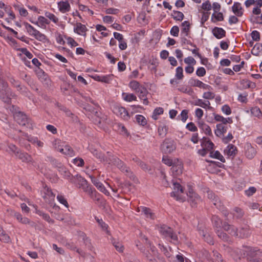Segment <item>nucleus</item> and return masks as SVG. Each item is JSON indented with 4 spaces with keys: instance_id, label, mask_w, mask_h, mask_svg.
Masks as SVG:
<instances>
[{
    "instance_id": "nucleus-1",
    "label": "nucleus",
    "mask_w": 262,
    "mask_h": 262,
    "mask_svg": "<svg viewBox=\"0 0 262 262\" xmlns=\"http://www.w3.org/2000/svg\"><path fill=\"white\" fill-rule=\"evenodd\" d=\"M71 182L76 184L79 188L82 189L84 192L87 193L92 198L97 194L95 189L90 187L88 184V181L80 175L77 174L73 177L71 179Z\"/></svg>"
},
{
    "instance_id": "nucleus-2",
    "label": "nucleus",
    "mask_w": 262,
    "mask_h": 262,
    "mask_svg": "<svg viewBox=\"0 0 262 262\" xmlns=\"http://www.w3.org/2000/svg\"><path fill=\"white\" fill-rule=\"evenodd\" d=\"M140 239L143 243L147 245H149V249L145 253V255L149 262H157V260L154 258L155 257H158V253L156 247L154 246H151L148 242L147 237L142 234H140Z\"/></svg>"
},
{
    "instance_id": "nucleus-3",
    "label": "nucleus",
    "mask_w": 262,
    "mask_h": 262,
    "mask_svg": "<svg viewBox=\"0 0 262 262\" xmlns=\"http://www.w3.org/2000/svg\"><path fill=\"white\" fill-rule=\"evenodd\" d=\"M10 96H13L8 84L3 80H0V98L5 103H9L11 101Z\"/></svg>"
},
{
    "instance_id": "nucleus-4",
    "label": "nucleus",
    "mask_w": 262,
    "mask_h": 262,
    "mask_svg": "<svg viewBox=\"0 0 262 262\" xmlns=\"http://www.w3.org/2000/svg\"><path fill=\"white\" fill-rule=\"evenodd\" d=\"M107 154L108 155V161L106 162L107 163L116 165L123 172L128 173L130 172L129 168L127 167L119 159L111 155L110 152H107Z\"/></svg>"
},
{
    "instance_id": "nucleus-5",
    "label": "nucleus",
    "mask_w": 262,
    "mask_h": 262,
    "mask_svg": "<svg viewBox=\"0 0 262 262\" xmlns=\"http://www.w3.org/2000/svg\"><path fill=\"white\" fill-rule=\"evenodd\" d=\"M158 230L165 238L170 239L174 243L177 242V236L173 233V230L171 228L163 225L159 227Z\"/></svg>"
},
{
    "instance_id": "nucleus-6",
    "label": "nucleus",
    "mask_w": 262,
    "mask_h": 262,
    "mask_svg": "<svg viewBox=\"0 0 262 262\" xmlns=\"http://www.w3.org/2000/svg\"><path fill=\"white\" fill-rule=\"evenodd\" d=\"M173 191L171 193V196L174 197L177 200L183 201L184 199L181 196L183 193V189L181 185L177 182L173 183Z\"/></svg>"
},
{
    "instance_id": "nucleus-7",
    "label": "nucleus",
    "mask_w": 262,
    "mask_h": 262,
    "mask_svg": "<svg viewBox=\"0 0 262 262\" xmlns=\"http://www.w3.org/2000/svg\"><path fill=\"white\" fill-rule=\"evenodd\" d=\"M113 112L124 120H128L130 118V115L128 112L122 106L119 105L115 106L113 108Z\"/></svg>"
},
{
    "instance_id": "nucleus-8",
    "label": "nucleus",
    "mask_w": 262,
    "mask_h": 262,
    "mask_svg": "<svg viewBox=\"0 0 262 262\" xmlns=\"http://www.w3.org/2000/svg\"><path fill=\"white\" fill-rule=\"evenodd\" d=\"M207 194L208 198L212 201L214 205L219 209L224 211V206L220 199L211 191H208Z\"/></svg>"
},
{
    "instance_id": "nucleus-9",
    "label": "nucleus",
    "mask_w": 262,
    "mask_h": 262,
    "mask_svg": "<svg viewBox=\"0 0 262 262\" xmlns=\"http://www.w3.org/2000/svg\"><path fill=\"white\" fill-rule=\"evenodd\" d=\"M176 148L174 142L169 139H166L161 145L162 151L165 153H170Z\"/></svg>"
},
{
    "instance_id": "nucleus-10",
    "label": "nucleus",
    "mask_w": 262,
    "mask_h": 262,
    "mask_svg": "<svg viewBox=\"0 0 262 262\" xmlns=\"http://www.w3.org/2000/svg\"><path fill=\"white\" fill-rule=\"evenodd\" d=\"M137 211L141 212L146 218L150 220H154L156 218V215L150 209L144 206H141L137 209Z\"/></svg>"
},
{
    "instance_id": "nucleus-11",
    "label": "nucleus",
    "mask_w": 262,
    "mask_h": 262,
    "mask_svg": "<svg viewBox=\"0 0 262 262\" xmlns=\"http://www.w3.org/2000/svg\"><path fill=\"white\" fill-rule=\"evenodd\" d=\"M189 83L193 86L198 87L205 90H212L211 86L203 83L198 79L192 78L190 80Z\"/></svg>"
},
{
    "instance_id": "nucleus-12",
    "label": "nucleus",
    "mask_w": 262,
    "mask_h": 262,
    "mask_svg": "<svg viewBox=\"0 0 262 262\" xmlns=\"http://www.w3.org/2000/svg\"><path fill=\"white\" fill-rule=\"evenodd\" d=\"M42 197L47 203L51 204L54 200L55 195L50 189L45 187L43 190Z\"/></svg>"
},
{
    "instance_id": "nucleus-13",
    "label": "nucleus",
    "mask_w": 262,
    "mask_h": 262,
    "mask_svg": "<svg viewBox=\"0 0 262 262\" xmlns=\"http://www.w3.org/2000/svg\"><path fill=\"white\" fill-rule=\"evenodd\" d=\"M88 31L86 27L80 23H77L74 28V32L79 35L85 37Z\"/></svg>"
},
{
    "instance_id": "nucleus-14",
    "label": "nucleus",
    "mask_w": 262,
    "mask_h": 262,
    "mask_svg": "<svg viewBox=\"0 0 262 262\" xmlns=\"http://www.w3.org/2000/svg\"><path fill=\"white\" fill-rule=\"evenodd\" d=\"M59 11L62 13H66L71 10V6L68 1H61L57 3Z\"/></svg>"
},
{
    "instance_id": "nucleus-15",
    "label": "nucleus",
    "mask_w": 262,
    "mask_h": 262,
    "mask_svg": "<svg viewBox=\"0 0 262 262\" xmlns=\"http://www.w3.org/2000/svg\"><path fill=\"white\" fill-rule=\"evenodd\" d=\"M14 118L16 121L21 125H25L28 123V119L27 116L21 112L15 113Z\"/></svg>"
},
{
    "instance_id": "nucleus-16",
    "label": "nucleus",
    "mask_w": 262,
    "mask_h": 262,
    "mask_svg": "<svg viewBox=\"0 0 262 262\" xmlns=\"http://www.w3.org/2000/svg\"><path fill=\"white\" fill-rule=\"evenodd\" d=\"M187 195L189 198L188 200L192 204V206L195 205L201 201L200 197L192 189L189 190Z\"/></svg>"
},
{
    "instance_id": "nucleus-17",
    "label": "nucleus",
    "mask_w": 262,
    "mask_h": 262,
    "mask_svg": "<svg viewBox=\"0 0 262 262\" xmlns=\"http://www.w3.org/2000/svg\"><path fill=\"white\" fill-rule=\"evenodd\" d=\"M223 228L224 230L232 236H237L238 235L237 228L232 225H230L227 223H224L223 225Z\"/></svg>"
},
{
    "instance_id": "nucleus-18",
    "label": "nucleus",
    "mask_w": 262,
    "mask_h": 262,
    "mask_svg": "<svg viewBox=\"0 0 262 262\" xmlns=\"http://www.w3.org/2000/svg\"><path fill=\"white\" fill-rule=\"evenodd\" d=\"M201 146L208 151H210L213 149L214 144L208 138L203 137L201 140Z\"/></svg>"
},
{
    "instance_id": "nucleus-19",
    "label": "nucleus",
    "mask_w": 262,
    "mask_h": 262,
    "mask_svg": "<svg viewBox=\"0 0 262 262\" xmlns=\"http://www.w3.org/2000/svg\"><path fill=\"white\" fill-rule=\"evenodd\" d=\"M90 150L91 153L97 159H99L100 161L105 162L108 161V156H104L101 152L98 151L96 149L93 147H91Z\"/></svg>"
},
{
    "instance_id": "nucleus-20",
    "label": "nucleus",
    "mask_w": 262,
    "mask_h": 262,
    "mask_svg": "<svg viewBox=\"0 0 262 262\" xmlns=\"http://www.w3.org/2000/svg\"><path fill=\"white\" fill-rule=\"evenodd\" d=\"M32 23L41 28H46V26L50 23L48 19L42 16H38L37 20Z\"/></svg>"
},
{
    "instance_id": "nucleus-21",
    "label": "nucleus",
    "mask_w": 262,
    "mask_h": 262,
    "mask_svg": "<svg viewBox=\"0 0 262 262\" xmlns=\"http://www.w3.org/2000/svg\"><path fill=\"white\" fill-rule=\"evenodd\" d=\"M228 127L226 125L223 124H217L216 129L215 130V135L218 137L223 136L227 132Z\"/></svg>"
},
{
    "instance_id": "nucleus-22",
    "label": "nucleus",
    "mask_w": 262,
    "mask_h": 262,
    "mask_svg": "<svg viewBox=\"0 0 262 262\" xmlns=\"http://www.w3.org/2000/svg\"><path fill=\"white\" fill-rule=\"evenodd\" d=\"M15 156L24 162L28 163L32 161L31 156L26 152H21L18 151L16 152Z\"/></svg>"
},
{
    "instance_id": "nucleus-23",
    "label": "nucleus",
    "mask_w": 262,
    "mask_h": 262,
    "mask_svg": "<svg viewBox=\"0 0 262 262\" xmlns=\"http://www.w3.org/2000/svg\"><path fill=\"white\" fill-rule=\"evenodd\" d=\"M224 153L228 157H233L237 153L236 147L232 144H229L224 149Z\"/></svg>"
},
{
    "instance_id": "nucleus-24",
    "label": "nucleus",
    "mask_w": 262,
    "mask_h": 262,
    "mask_svg": "<svg viewBox=\"0 0 262 262\" xmlns=\"http://www.w3.org/2000/svg\"><path fill=\"white\" fill-rule=\"evenodd\" d=\"M199 127L207 135H211L212 132L210 126L203 121H200L198 123Z\"/></svg>"
},
{
    "instance_id": "nucleus-25",
    "label": "nucleus",
    "mask_w": 262,
    "mask_h": 262,
    "mask_svg": "<svg viewBox=\"0 0 262 262\" xmlns=\"http://www.w3.org/2000/svg\"><path fill=\"white\" fill-rule=\"evenodd\" d=\"M138 94L139 97L143 100V103L144 104L147 105L148 103V101L146 97V95L147 94V91L146 89L144 86L141 88V89L137 93Z\"/></svg>"
},
{
    "instance_id": "nucleus-26",
    "label": "nucleus",
    "mask_w": 262,
    "mask_h": 262,
    "mask_svg": "<svg viewBox=\"0 0 262 262\" xmlns=\"http://www.w3.org/2000/svg\"><path fill=\"white\" fill-rule=\"evenodd\" d=\"M214 119L217 122H222L221 124H223L224 125H226L227 123H232V119L230 118H224L223 116L218 115L214 114Z\"/></svg>"
},
{
    "instance_id": "nucleus-27",
    "label": "nucleus",
    "mask_w": 262,
    "mask_h": 262,
    "mask_svg": "<svg viewBox=\"0 0 262 262\" xmlns=\"http://www.w3.org/2000/svg\"><path fill=\"white\" fill-rule=\"evenodd\" d=\"M212 33L214 36L218 39L222 38L226 35L225 31L223 29L218 27H215L212 30Z\"/></svg>"
},
{
    "instance_id": "nucleus-28",
    "label": "nucleus",
    "mask_w": 262,
    "mask_h": 262,
    "mask_svg": "<svg viewBox=\"0 0 262 262\" xmlns=\"http://www.w3.org/2000/svg\"><path fill=\"white\" fill-rule=\"evenodd\" d=\"M128 86L132 89V90L135 91L136 93L144 86L140 84V83L136 80H132L128 84Z\"/></svg>"
},
{
    "instance_id": "nucleus-29",
    "label": "nucleus",
    "mask_w": 262,
    "mask_h": 262,
    "mask_svg": "<svg viewBox=\"0 0 262 262\" xmlns=\"http://www.w3.org/2000/svg\"><path fill=\"white\" fill-rule=\"evenodd\" d=\"M232 11L233 13L238 17L241 16L243 14V10L241 5L239 3H234L232 6Z\"/></svg>"
},
{
    "instance_id": "nucleus-30",
    "label": "nucleus",
    "mask_w": 262,
    "mask_h": 262,
    "mask_svg": "<svg viewBox=\"0 0 262 262\" xmlns=\"http://www.w3.org/2000/svg\"><path fill=\"white\" fill-rule=\"evenodd\" d=\"M255 148L251 145H248L245 152V155L249 159H252L256 155Z\"/></svg>"
},
{
    "instance_id": "nucleus-31",
    "label": "nucleus",
    "mask_w": 262,
    "mask_h": 262,
    "mask_svg": "<svg viewBox=\"0 0 262 262\" xmlns=\"http://www.w3.org/2000/svg\"><path fill=\"white\" fill-rule=\"evenodd\" d=\"M183 166L181 163H178L177 164L172 165L171 170L172 173L175 176L179 175L182 172Z\"/></svg>"
},
{
    "instance_id": "nucleus-32",
    "label": "nucleus",
    "mask_w": 262,
    "mask_h": 262,
    "mask_svg": "<svg viewBox=\"0 0 262 262\" xmlns=\"http://www.w3.org/2000/svg\"><path fill=\"white\" fill-rule=\"evenodd\" d=\"M238 235L237 236V237L241 238L247 237L250 234V231L248 227L245 226L244 227H242L239 231H238Z\"/></svg>"
},
{
    "instance_id": "nucleus-33",
    "label": "nucleus",
    "mask_w": 262,
    "mask_h": 262,
    "mask_svg": "<svg viewBox=\"0 0 262 262\" xmlns=\"http://www.w3.org/2000/svg\"><path fill=\"white\" fill-rule=\"evenodd\" d=\"M24 25L29 35L34 37L38 31L28 23H25Z\"/></svg>"
},
{
    "instance_id": "nucleus-34",
    "label": "nucleus",
    "mask_w": 262,
    "mask_h": 262,
    "mask_svg": "<svg viewBox=\"0 0 262 262\" xmlns=\"http://www.w3.org/2000/svg\"><path fill=\"white\" fill-rule=\"evenodd\" d=\"M60 152L70 156H72L74 153L72 148L66 143H64L63 147L61 148Z\"/></svg>"
},
{
    "instance_id": "nucleus-35",
    "label": "nucleus",
    "mask_w": 262,
    "mask_h": 262,
    "mask_svg": "<svg viewBox=\"0 0 262 262\" xmlns=\"http://www.w3.org/2000/svg\"><path fill=\"white\" fill-rule=\"evenodd\" d=\"M64 143L61 140L56 139L53 141L52 145L55 149L60 152L61 148L63 147Z\"/></svg>"
},
{
    "instance_id": "nucleus-36",
    "label": "nucleus",
    "mask_w": 262,
    "mask_h": 262,
    "mask_svg": "<svg viewBox=\"0 0 262 262\" xmlns=\"http://www.w3.org/2000/svg\"><path fill=\"white\" fill-rule=\"evenodd\" d=\"M252 53L256 56L262 54V44L257 43L255 45L251 51Z\"/></svg>"
},
{
    "instance_id": "nucleus-37",
    "label": "nucleus",
    "mask_w": 262,
    "mask_h": 262,
    "mask_svg": "<svg viewBox=\"0 0 262 262\" xmlns=\"http://www.w3.org/2000/svg\"><path fill=\"white\" fill-rule=\"evenodd\" d=\"M250 112L252 116L257 118H260L262 116V113L260 108L257 106L251 107Z\"/></svg>"
},
{
    "instance_id": "nucleus-38",
    "label": "nucleus",
    "mask_w": 262,
    "mask_h": 262,
    "mask_svg": "<svg viewBox=\"0 0 262 262\" xmlns=\"http://www.w3.org/2000/svg\"><path fill=\"white\" fill-rule=\"evenodd\" d=\"M122 97L123 100L127 102L137 100V97L133 94L123 93Z\"/></svg>"
},
{
    "instance_id": "nucleus-39",
    "label": "nucleus",
    "mask_w": 262,
    "mask_h": 262,
    "mask_svg": "<svg viewBox=\"0 0 262 262\" xmlns=\"http://www.w3.org/2000/svg\"><path fill=\"white\" fill-rule=\"evenodd\" d=\"M210 157L218 159L222 162H225V158L219 151H211L210 152Z\"/></svg>"
},
{
    "instance_id": "nucleus-40",
    "label": "nucleus",
    "mask_w": 262,
    "mask_h": 262,
    "mask_svg": "<svg viewBox=\"0 0 262 262\" xmlns=\"http://www.w3.org/2000/svg\"><path fill=\"white\" fill-rule=\"evenodd\" d=\"M194 104L204 108H209L210 103L209 101H204L202 99H198L195 101Z\"/></svg>"
},
{
    "instance_id": "nucleus-41",
    "label": "nucleus",
    "mask_w": 262,
    "mask_h": 262,
    "mask_svg": "<svg viewBox=\"0 0 262 262\" xmlns=\"http://www.w3.org/2000/svg\"><path fill=\"white\" fill-rule=\"evenodd\" d=\"M245 253L243 254L239 249H236L231 251V255L235 260L239 259L243 255H245Z\"/></svg>"
},
{
    "instance_id": "nucleus-42",
    "label": "nucleus",
    "mask_w": 262,
    "mask_h": 262,
    "mask_svg": "<svg viewBox=\"0 0 262 262\" xmlns=\"http://www.w3.org/2000/svg\"><path fill=\"white\" fill-rule=\"evenodd\" d=\"M159 247L161 249V250L164 253V254L165 255V256L169 258V261H170V259H171V258L172 260H176V256L175 257L171 256L170 254L166 247H165L163 245H161L160 244H159Z\"/></svg>"
},
{
    "instance_id": "nucleus-43",
    "label": "nucleus",
    "mask_w": 262,
    "mask_h": 262,
    "mask_svg": "<svg viewBox=\"0 0 262 262\" xmlns=\"http://www.w3.org/2000/svg\"><path fill=\"white\" fill-rule=\"evenodd\" d=\"M176 260L170 259V262H191L190 260L184 257L181 254H177L176 256Z\"/></svg>"
},
{
    "instance_id": "nucleus-44",
    "label": "nucleus",
    "mask_w": 262,
    "mask_h": 262,
    "mask_svg": "<svg viewBox=\"0 0 262 262\" xmlns=\"http://www.w3.org/2000/svg\"><path fill=\"white\" fill-rule=\"evenodd\" d=\"M212 222L214 226L216 228L221 227L222 225V221L217 215H213L212 217Z\"/></svg>"
},
{
    "instance_id": "nucleus-45",
    "label": "nucleus",
    "mask_w": 262,
    "mask_h": 262,
    "mask_svg": "<svg viewBox=\"0 0 262 262\" xmlns=\"http://www.w3.org/2000/svg\"><path fill=\"white\" fill-rule=\"evenodd\" d=\"M95 219L102 230L105 231L108 235H110V232L107 230L108 225L103 222L101 219H99L97 217H95Z\"/></svg>"
},
{
    "instance_id": "nucleus-46",
    "label": "nucleus",
    "mask_w": 262,
    "mask_h": 262,
    "mask_svg": "<svg viewBox=\"0 0 262 262\" xmlns=\"http://www.w3.org/2000/svg\"><path fill=\"white\" fill-rule=\"evenodd\" d=\"M112 242L117 251L119 252H122L123 251L124 247L122 243L116 241L114 238L112 239Z\"/></svg>"
},
{
    "instance_id": "nucleus-47",
    "label": "nucleus",
    "mask_w": 262,
    "mask_h": 262,
    "mask_svg": "<svg viewBox=\"0 0 262 262\" xmlns=\"http://www.w3.org/2000/svg\"><path fill=\"white\" fill-rule=\"evenodd\" d=\"M182 26L183 27L182 33L185 36H187L189 31V23L188 21H184L183 23H182Z\"/></svg>"
},
{
    "instance_id": "nucleus-48",
    "label": "nucleus",
    "mask_w": 262,
    "mask_h": 262,
    "mask_svg": "<svg viewBox=\"0 0 262 262\" xmlns=\"http://www.w3.org/2000/svg\"><path fill=\"white\" fill-rule=\"evenodd\" d=\"M175 77L178 80H182L184 77L183 69L182 67H178L176 70Z\"/></svg>"
},
{
    "instance_id": "nucleus-49",
    "label": "nucleus",
    "mask_w": 262,
    "mask_h": 262,
    "mask_svg": "<svg viewBox=\"0 0 262 262\" xmlns=\"http://www.w3.org/2000/svg\"><path fill=\"white\" fill-rule=\"evenodd\" d=\"M164 110L162 107H157L155 109L152 115V118L155 120L158 119V116L161 115L163 113Z\"/></svg>"
},
{
    "instance_id": "nucleus-50",
    "label": "nucleus",
    "mask_w": 262,
    "mask_h": 262,
    "mask_svg": "<svg viewBox=\"0 0 262 262\" xmlns=\"http://www.w3.org/2000/svg\"><path fill=\"white\" fill-rule=\"evenodd\" d=\"M136 120L137 122L142 126H144L147 123V120L146 118L142 115H138L136 116Z\"/></svg>"
},
{
    "instance_id": "nucleus-51",
    "label": "nucleus",
    "mask_w": 262,
    "mask_h": 262,
    "mask_svg": "<svg viewBox=\"0 0 262 262\" xmlns=\"http://www.w3.org/2000/svg\"><path fill=\"white\" fill-rule=\"evenodd\" d=\"M172 17L177 20L181 21L183 19L184 14L180 11H173L171 14Z\"/></svg>"
},
{
    "instance_id": "nucleus-52",
    "label": "nucleus",
    "mask_w": 262,
    "mask_h": 262,
    "mask_svg": "<svg viewBox=\"0 0 262 262\" xmlns=\"http://www.w3.org/2000/svg\"><path fill=\"white\" fill-rule=\"evenodd\" d=\"M45 15L46 17L48 18L55 24L58 23V18L54 14L50 12H46Z\"/></svg>"
},
{
    "instance_id": "nucleus-53",
    "label": "nucleus",
    "mask_w": 262,
    "mask_h": 262,
    "mask_svg": "<svg viewBox=\"0 0 262 262\" xmlns=\"http://www.w3.org/2000/svg\"><path fill=\"white\" fill-rule=\"evenodd\" d=\"M0 240L5 243H8L10 240V237L3 229L0 231Z\"/></svg>"
},
{
    "instance_id": "nucleus-54",
    "label": "nucleus",
    "mask_w": 262,
    "mask_h": 262,
    "mask_svg": "<svg viewBox=\"0 0 262 262\" xmlns=\"http://www.w3.org/2000/svg\"><path fill=\"white\" fill-rule=\"evenodd\" d=\"M65 38L67 40V43L71 47H75L78 46V43L71 37L65 36Z\"/></svg>"
},
{
    "instance_id": "nucleus-55",
    "label": "nucleus",
    "mask_w": 262,
    "mask_h": 262,
    "mask_svg": "<svg viewBox=\"0 0 262 262\" xmlns=\"http://www.w3.org/2000/svg\"><path fill=\"white\" fill-rule=\"evenodd\" d=\"M217 234L218 236L223 241L226 242L230 241V238L226 233L222 232V231L217 230Z\"/></svg>"
},
{
    "instance_id": "nucleus-56",
    "label": "nucleus",
    "mask_w": 262,
    "mask_h": 262,
    "mask_svg": "<svg viewBox=\"0 0 262 262\" xmlns=\"http://www.w3.org/2000/svg\"><path fill=\"white\" fill-rule=\"evenodd\" d=\"M57 199L59 202L60 203L63 205L65 207H66L67 208L69 207L68 203L63 195L61 194H58L57 196Z\"/></svg>"
},
{
    "instance_id": "nucleus-57",
    "label": "nucleus",
    "mask_w": 262,
    "mask_h": 262,
    "mask_svg": "<svg viewBox=\"0 0 262 262\" xmlns=\"http://www.w3.org/2000/svg\"><path fill=\"white\" fill-rule=\"evenodd\" d=\"M10 215L15 217L18 222L21 223L24 216L20 213L11 210Z\"/></svg>"
},
{
    "instance_id": "nucleus-58",
    "label": "nucleus",
    "mask_w": 262,
    "mask_h": 262,
    "mask_svg": "<svg viewBox=\"0 0 262 262\" xmlns=\"http://www.w3.org/2000/svg\"><path fill=\"white\" fill-rule=\"evenodd\" d=\"M34 37L37 40H38L40 41L43 42H46L47 40L46 36L45 35H44L43 34H42L39 31L37 32V33L36 34V35Z\"/></svg>"
},
{
    "instance_id": "nucleus-59",
    "label": "nucleus",
    "mask_w": 262,
    "mask_h": 262,
    "mask_svg": "<svg viewBox=\"0 0 262 262\" xmlns=\"http://www.w3.org/2000/svg\"><path fill=\"white\" fill-rule=\"evenodd\" d=\"M208 92L204 93L203 98L206 99H213L215 97L214 93L211 92V90H208Z\"/></svg>"
},
{
    "instance_id": "nucleus-60",
    "label": "nucleus",
    "mask_w": 262,
    "mask_h": 262,
    "mask_svg": "<svg viewBox=\"0 0 262 262\" xmlns=\"http://www.w3.org/2000/svg\"><path fill=\"white\" fill-rule=\"evenodd\" d=\"M21 224H24V225H29L30 227H34L35 226V223L31 221L30 219L26 217H23V221L21 223Z\"/></svg>"
},
{
    "instance_id": "nucleus-61",
    "label": "nucleus",
    "mask_w": 262,
    "mask_h": 262,
    "mask_svg": "<svg viewBox=\"0 0 262 262\" xmlns=\"http://www.w3.org/2000/svg\"><path fill=\"white\" fill-rule=\"evenodd\" d=\"M213 18L216 21H222L224 19L223 15L221 12H214L212 15V19Z\"/></svg>"
},
{
    "instance_id": "nucleus-62",
    "label": "nucleus",
    "mask_w": 262,
    "mask_h": 262,
    "mask_svg": "<svg viewBox=\"0 0 262 262\" xmlns=\"http://www.w3.org/2000/svg\"><path fill=\"white\" fill-rule=\"evenodd\" d=\"M113 75L101 76V82L108 83L112 80Z\"/></svg>"
},
{
    "instance_id": "nucleus-63",
    "label": "nucleus",
    "mask_w": 262,
    "mask_h": 262,
    "mask_svg": "<svg viewBox=\"0 0 262 262\" xmlns=\"http://www.w3.org/2000/svg\"><path fill=\"white\" fill-rule=\"evenodd\" d=\"M188 111L186 110H184L182 111L180 115L179 116L180 119L183 122H185L188 119Z\"/></svg>"
},
{
    "instance_id": "nucleus-64",
    "label": "nucleus",
    "mask_w": 262,
    "mask_h": 262,
    "mask_svg": "<svg viewBox=\"0 0 262 262\" xmlns=\"http://www.w3.org/2000/svg\"><path fill=\"white\" fill-rule=\"evenodd\" d=\"M234 215L237 218H241L243 216L244 212L241 208L235 207L234 209Z\"/></svg>"
}]
</instances>
